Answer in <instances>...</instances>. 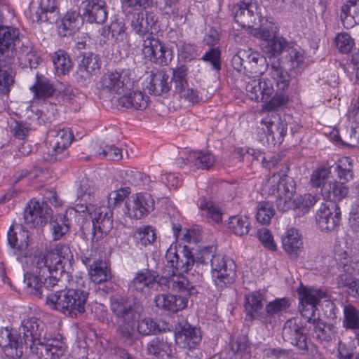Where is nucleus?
Masks as SVG:
<instances>
[{
	"mask_svg": "<svg viewBox=\"0 0 359 359\" xmlns=\"http://www.w3.org/2000/svg\"><path fill=\"white\" fill-rule=\"evenodd\" d=\"M287 61L290 67L294 71L300 72L306 67L305 57L300 48L289 47L287 49Z\"/></svg>",
	"mask_w": 359,
	"mask_h": 359,
	"instance_id": "nucleus-56",
	"label": "nucleus"
},
{
	"mask_svg": "<svg viewBox=\"0 0 359 359\" xmlns=\"http://www.w3.org/2000/svg\"><path fill=\"white\" fill-rule=\"evenodd\" d=\"M49 210L50 209L43 204H41L37 201L31 200L24 212L25 224L30 228L43 225L46 222V215L49 214Z\"/></svg>",
	"mask_w": 359,
	"mask_h": 359,
	"instance_id": "nucleus-25",
	"label": "nucleus"
},
{
	"mask_svg": "<svg viewBox=\"0 0 359 359\" xmlns=\"http://www.w3.org/2000/svg\"><path fill=\"white\" fill-rule=\"evenodd\" d=\"M93 153L100 158H105L111 161H119L122 158V151L114 145H109L103 142H95L91 144Z\"/></svg>",
	"mask_w": 359,
	"mask_h": 359,
	"instance_id": "nucleus-42",
	"label": "nucleus"
},
{
	"mask_svg": "<svg viewBox=\"0 0 359 359\" xmlns=\"http://www.w3.org/2000/svg\"><path fill=\"white\" fill-rule=\"evenodd\" d=\"M110 309L116 318L117 335L127 344H132L135 339L136 322L137 330L140 334H155L160 331L158 325L152 318H144L140 320L141 308L123 297L112 298Z\"/></svg>",
	"mask_w": 359,
	"mask_h": 359,
	"instance_id": "nucleus-1",
	"label": "nucleus"
},
{
	"mask_svg": "<svg viewBox=\"0 0 359 359\" xmlns=\"http://www.w3.org/2000/svg\"><path fill=\"white\" fill-rule=\"evenodd\" d=\"M250 219L244 215H235L229 218L228 227L236 236H244L248 233L250 229Z\"/></svg>",
	"mask_w": 359,
	"mask_h": 359,
	"instance_id": "nucleus-48",
	"label": "nucleus"
},
{
	"mask_svg": "<svg viewBox=\"0 0 359 359\" xmlns=\"http://www.w3.org/2000/svg\"><path fill=\"white\" fill-rule=\"evenodd\" d=\"M52 61L58 75L69 74L73 67V63L69 55L63 50H58L55 52L52 55Z\"/></svg>",
	"mask_w": 359,
	"mask_h": 359,
	"instance_id": "nucleus-45",
	"label": "nucleus"
},
{
	"mask_svg": "<svg viewBox=\"0 0 359 359\" xmlns=\"http://www.w3.org/2000/svg\"><path fill=\"white\" fill-rule=\"evenodd\" d=\"M7 236L8 244L14 250L16 255L23 256L25 260L32 257V255H28L31 241L30 233L27 230L20 229L19 232H15L13 229L11 227Z\"/></svg>",
	"mask_w": 359,
	"mask_h": 359,
	"instance_id": "nucleus-26",
	"label": "nucleus"
},
{
	"mask_svg": "<svg viewBox=\"0 0 359 359\" xmlns=\"http://www.w3.org/2000/svg\"><path fill=\"white\" fill-rule=\"evenodd\" d=\"M177 51L178 55L186 61H191L198 55L194 46L182 41L177 44Z\"/></svg>",
	"mask_w": 359,
	"mask_h": 359,
	"instance_id": "nucleus-64",
	"label": "nucleus"
},
{
	"mask_svg": "<svg viewBox=\"0 0 359 359\" xmlns=\"http://www.w3.org/2000/svg\"><path fill=\"white\" fill-rule=\"evenodd\" d=\"M257 6L252 0H244L233 6L235 21L242 27H252L256 20Z\"/></svg>",
	"mask_w": 359,
	"mask_h": 359,
	"instance_id": "nucleus-24",
	"label": "nucleus"
},
{
	"mask_svg": "<svg viewBox=\"0 0 359 359\" xmlns=\"http://www.w3.org/2000/svg\"><path fill=\"white\" fill-rule=\"evenodd\" d=\"M73 258L69 247L65 244H57L55 248L46 253L34 255L31 262L36 267L37 270H43V272L53 273L48 287H54L58 284L60 278L65 273V266L69 264Z\"/></svg>",
	"mask_w": 359,
	"mask_h": 359,
	"instance_id": "nucleus-3",
	"label": "nucleus"
},
{
	"mask_svg": "<svg viewBox=\"0 0 359 359\" xmlns=\"http://www.w3.org/2000/svg\"><path fill=\"white\" fill-rule=\"evenodd\" d=\"M33 90L35 96L39 99H46L53 95L54 89L51 84L48 82L38 81L31 88Z\"/></svg>",
	"mask_w": 359,
	"mask_h": 359,
	"instance_id": "nucleus-63",
	"label": "nucleus"
},
{
	"mask_svg": "<svg viewBox=\"0 0 359 359\" xmlns=\"http://www.w3.org/2000/svg\"><path fill=\"white\" fill-rule=\"evenodd\" d=\"M154 302L158 309L170 313H177L187 307L188 299L182 295L161 294L155 297Z\"/></svg>",
	"mask_w": 359,
	"mask_h": 359,
	"instance_id": "nucleus-31",
	"label": "nucleus"
},
{
	"mask_svg": "<svg viewBox=\"0 0 359 359\" xmlns=\"http://www.w3.org/2000/svg\"><path fill=\"white\" fill-rule=\"evenodd\" d=\"M334 42L338 50L342 53L351 52L355 44L351 36L346 32L338 34Z\"/></svg>",
	"mask_w": 359,
	"mask_h": 359,
	"instance_id": "nucleus-61",
	"label": "nucleus"
},
{
	"mask_svg": "<svg viewBox=\"0 0 359 359\" xmlns=\"http://www.w3.org/2000/svg\"><path fill=\"white\" fill-rule=\"evenodd\" d=\"M88 292L80 289H65L47 297L46 304L65 316L76 318L86 311Z\"/></svg>",
	"mask_w": 359,
	"mask_h": 359,
	"instance_id": "nucleus-5",
	"label": "nucleus"
},
{
	"mask_svg": "<svg viewBox=\"0 0 359 359\" xmlns=\"http://www.w3.org/2000/svg\"><path fill=\"white\" fill-rule=\"evenodd\" d=\"M187 74L188 68L186 65H180L172 69V77L171 81L174 84L175 93L188 84L187 80Z\"/></svg>",
	"mask_w": 359,
	"mask_h": 359,
	"instance_id": "nucleus-60",
	"label": "nucleus"
},
{
	"mask_svg": "<svg viewBox=\"0 0 359 359\" xmlns=\"http://www.w3.org/2000/svg\"><path fill=\"white\" fill-rule=\"evenodd\" d=\"M142 53L150 61L156 62V56L163 48V43L154 37H147L142 44Z\"/></svg>",
	"mask_w": 359,
	"mask_h": 359,
	"instance_id": "nucleus-54",
	"label": "nucleus"
},
{
	"mask_svg": "<svg viewBox=\"0 0 359 359\" xmlns=\"http://www.w3.org/2000/svg\"><path fill=\"white\" fill-rule=\"evenodd\" d=\"M341 19L346 28L359 22V0H347L341 7Z\"/></svg>",
	"mask_w": 359,
	"mask_h": 359,
	"instance_id": "nucleus-39",
	"label": "nucleus"
},
{
	"mask_svg": "<svg viewBox=\"0 0 359 359\" xmlns=\"http://www.w3.org/2000/svg\"><path fill=\"white\" fill-rule=\"evenodd\" d=\"M282 244L284 250L290 257L297 258L303 249L302 235L297 229L291 228L282 238Z\"/></svg>",
	"mask_w": 359,
	"mask_h": 359,
	"instance_id": "nucleus-34",
	"label": "nucleus"
},
{
	"mask_svg": "<svg viewBox=\"0 0 359 359\" xmlns=\"http://www.w3.org/2000/svg\"><path fill=\"white\" fill-rule=\"evenodd\" d=\"M73 135L68 129H52L47 133L46 161H60L67 154V147L72 143Z\"/></svg>",
	"mask_w": 359,
	"mask_h": 359,
	"instance_id": "nucleus-8",
	"label": "nucleus"
},
{
	"mask_svg": "<svg viewBox=\"0 0 359 359\" xmlns=\"http://www.w3.org/2000/svg\"><path fill=\"white\" fill-rule=\"evenodd\" d=\"M154 201L148 194H137L126 201V213L134 219H141L154 209Z\"/></svg>",
	"mask_w": 359,
	"mask_h": 359,
	"instance_id": "nucleus-17",
	"label": "nucleus"
},
{
	"mask_svg": "<svg viewBox=\"0 0 359 359\" xmlns=\"http://www.w3.org/2000/svg\"><path fill=\"white\" fill-rule=\"evenodd\" d=\"M170 350V347L168 343L160 337L152 339L147 345V354L158 358L168 355Z\"/></svg>",
	"mask_w": 359,
	"mask_h": 359,
	"instance_id": "nucleus-52",
	"label": "nucleus"
},
{
	"mask_svg": "<svg viewBox=\"0 0 359 359\" xmlns=\"http://www.w3.org/2000/svg\"><path fill=\"white\" fill-rule=\"evenodd\" d=\"M290 303L286 298L276 299L266 304L265 311L262 322L272 324L276 321V317L285 312L290 307Z\"/></svg>",
	"mask_w": 359,
	"mask_h": 359,
	"instance_id": "nucleus-37",
	"label": "nucleus"
},
{
	"mask_svg": "<svg viewBox=\"0 0 359 359\" xmlns=\"http://www.w3.org/2000/svg\"><path fill=\"white\" fill-rule=\"evenodd\" d=\"M246 90L252 100L264 102L262 111H273L285 105L288 100V95L285 91L274 93L273 83L269 79H252L246 85Z\"/></svg>",
	"mask_w": 359,
	"mask_h": 359,
	"instance_id": "nucleus-6",
	"label": "nucleus"
},
{
	"mask_svg": "<svg viewBox=\"0 0 359 359\" xmlns=\"http://www.w3.org/2000/svg\"><path fill=\"white\" fill-rule=\"evenodd\" d=\"M45 327L42 320L31 316L22 320L19 333L7 327L0 328V345L4 353L11 359L20 358L27 346L32 350V346H36L46 336Z\"/></svg>",
	"mask_w": 359,
	"mask_h": 359,
	"instance_id": "nucleus-2",
	"label": "nucleus"
},
{
	"mask_svg": "<svg viewBox=\"0 0 359 359\" xmlns=\"http://www.w3.org/2000/svg\"><path fill=\"white\" fill-rule=\"evenodd\" d=\"M23 38L20 37L18 29L13 27L0 26V58H13V51Z\"/></svg>",
	"mask_w": 359,
	"mask_h": 359,
	"instance_id": "nucleus-19",
	"label": "nucleus"
},
{
	"mask_svg": "<svg viewBox=\"0 0 359 359\" xmlns=\"http://www.w3.org/2000/svg\"><path fill=\"white\" fill-rule=\"evenodd\" d=\"M262 130L273 140L281 142L287 134V124L276 115H267L261 121Z\"/></svg>",
	"mask_w": 359,
	"mask_h": 359,
	"instance_id": "nucleus-27",
	"label": "nucleus"
},
{
	"mask_svg": "<svg viewBox=\"0 0 359 359\" xmlns=\"http://www.w3.org/2000/svg\"><path fill=\"white\" fill-rule=\"evenodd\" d=\"M231 351L235 359H242L250 353V346L248 338L245 335L237 337L231 341Z\"/></svg>",
	"mask_w": 359,
	"mask_h": 359,
	"instance_id": "nucleus-51",
	"label": "nucleus"
},
{
	"mask_svg": "<svg viewBox=\"0 0 359 359\" xmlns=\"http://www.w3.org/2000/svg\"><path fill=\"white\" fill-rule=\"evenodd\" d=\"M275 210L273 205L269 201L259 202L257 205V221L262 224H269L274 216Z\"/></svg>",
	"mask_w": 359,
	"mask_h": 359,
	"instance_id": "nucleus-57",
	"label": "nucleus"
},
{
	"mask_svg": "<svg viewBox=\"0 0 359 359\" xmlns=\"http://www.w3.org/2000/svg\"><path fill=\"white\" fill-rule=\"evenodd\" d=\"M186 161L187 163H190L197 168L209 170L216 162V158L209 151H191L187 154Z\"/></svg>",
	"mask_w": 359,
	"mask_h": 359,
	"instance_id": "nucleus-38",
	"label": "nucleus"
},
{
	"mask_svg": "<svg viewBox=\"0 0 359 359\" xmlns=\"http://www.w3.org/2000/svg\"><path fill=\"white\" fill-rule=\"evenodd\" d=\"M90 279L95 283H101L107 281L111 278L110 270L106 262L101 259H95L88 269Z\"/></svg>",
	"mask_w": 359,
	"mask_h": 359,
	"instance_id": "nucleus-43",
	"label": "nucleus"
},
{
	"mask_svg": "<svg viewBox=\"0 0 359 359\" xmlns=\"http://www.w3.org/2000/svg\"><path fill=\"white\" fill-rule=\"evenodd\" d=\"M50 230L53 240H60L69 230V219L62 215L53 217L50 221Z\"/></svg>",
	"mask_w": 359,
	"mask_h": 359,
	"instance_id": "nucleus-46",
	"label": "nucleus"
},
{
	"mask_svg": "<svg viewBox=\"0 0 359 359\" xmlns=\"http://www.w3.org/2000/svg\"><path fill=\"white\" fill-rule=\"evenodd\" d=\"M164 285L172 291L187 292L189 295L197 292L194 286L183 273H171L169 277L160 278V286Z\"/></svg>",
	"mask_w": 359,
	"mask_h": 359,
	"instance_id": "nucleus-28",
	"label": "nucleus"
},
{
	"mask_svg": "<svg viewBox=\"0 0 359 359\" xmlns=\"http://www.w3.org/2000/svg\"><path fill=\"white\" fill-rule=\"evenodd\" d=\"M13 55L9 63H14L15 57L16 62L22 68H35L39 63V57L35 48L26 39H23L20 45L15 48Z\"/></svg>",
	"mask_w": 359,
	"mask_h": 359,
	"instance_id": "nucleus-21",
	"label": "nucleus"
},
{
	"mask_svg": "<svg viewBox=\"0 0 359 359\" xmlns=\"http://www.w3.org/2000/svg\"><path fill=\"white\" fill-rule=\"evenodd\" d=\"M287 41L282 36H276L262 44L264 52L269 57H276L287 47Z\"/></svg>",
	"mask_w": 359,
	"mask_h": 359,
	"instance_id": "nucleus-53",
	"label": "nucleus"
},
{
	"mask_svg": "<svg viewBox=\"0 0 359 359\" xmlns=\"http://www.w3.org/2000/svg\"><path fill=\"white\" fill-rule=\"evenodd\" d=\"M57 8L55 0H41L36 11L32 14V20L36 22L50 20L48 14H52Z\"/></svg>",
	"mask_w": 359,
	"mask_h": 359,
	"instance_id": "nucleus-49",
	"label": "nucleus"
},
{
	"mask_svg": "<svg viewBox=\"0 0 359 359\" xmlns=\"http://www.w3.org/2000/svg\"><path fill=\"white\" fill-rule=\"evenodd\" d=\"M234 261L223 255H215L211 259V274L214 283L224 287L233 283L236 278Z\"/></svg>",
	"mask_w": 359,
	"mask_h": 359,
	"instance_id": "nucleus-9",
	"label": "nucleus"
},
{
	"mask_svg": "<svg viewBox=\"0 0 359 359\" xmlns=\"http://www.w3.org/2000/svg\"><path fill=\"white\" fill-rule=\"evenodd\" d=\"M134 238L137 243L146 246L151 244L156 239L154 229L151 226L140 227L134 233Z\"/></svg>",
	"mask_w": 359,
	"mask_h": 359,
	"instance_id": "nucleus-59",
	"label": "nucleus"
},
{
	"mask_svg": "<svg viewBox=\"0 0 359 359\" xmlns=\"http://www.w3.org/2000/svg\"><path fill=\"white\" fill-rule=\"evenodd\" d=\"M95 198V189L93 182L83 178L76 192L75 210L79 212H93V203Z\"/></svg>",
	"mask_w": 359,
	"mask_h": 359,
	"instance_id": "nucleus-18",
	"label": "nucleus"
},
{
	"mask_svg": "<svg viewBox=\"0 0 359 359\" xmlns=\"http://www.w3.org/2000/svg\"><path fill=\"white\" fill-rule=\"evenodd\" d=\"M337 172L339 178L344 182L352 180L353 177V160L350 157L340 158L337 162Z\"/></svg>",
	"mask_w": 359,
	"mask_h": 359,
	"instance_id": "nucleus-58",
	"label": "nucleus"
},
{
	"mask_svg": "<svg viewBox=\"0 0 359 359\" xmlns=\"http://www.w3.org/2000/svg\"><path fill=\"white\" fill-rule=\"evenodd\" d=\"M148 97L141 91H134L120 97L118 105L127 109L142 110L147 106Z\"/></svg>",
	"mask_w": 359,
	"mask_h": 359,
	"instance_id": "nucleus-40",
	"label": "nucleus"
},
{
	"mask_svg": "<svg viewBox=\"0 0 359 359\" xmlns=\"http://www.w3.org/2000/svg\"><path fill=\"white\" fill-rule=\"evenodd\" d=\"M330 170L329 168L321 166L318 168L313 171L311 177V183L313 187H320L323 186H327L325 181L328 178L330 174Z\"/></svg>",
	"mask_w": 359,
	"mask_h": 359,
	"instance_id": "nucleus-62",
	"label": "nucleus"
},
{
	"mask_svg": "<svg viewBox=\"0 0 359 359\" xmlns=\"http://www.w3.org/2000/svg\"><path fill=\"white\" fill-rule=\"evenodd\" d=\"M266 301L264 295L259 291L249 292L245 296L244 308L247 316L251 319L262 321L264 316L263 308Z\"/></svg>",
	"mask_w": 359,
	"mask_h": 359,
	"instance_id": "nucleus-30",
	"label": "nucleus"
},
{
	"mask_svg": "<svg viewBox=\"0 0 359 359\" xmlns=\"http://www.w3.org/2000/svg\"><path fill=\"white\" fill-rule=\"evenodd\" d=\"M198 207L202 216L210 218L215 222L222 220V213L217 205L212 201H207L202 198L200 200Z\"/></svg>",
	"mask_w": 359,
	"mask_h": 359,
	"instance_id": "nucleus-55",
	"label": "nucleus"
},
{
	"mask_svg": "<svg viewBox=\"0 0 359 359\" xmlns=\"http://www.w3.org/2000/svg\"><path fill=\"white\" fill-rule=\"evenodd\" d=\"M130 75L129 69L105 73L100 81L101 89L111 94L120 95L130 88Z\"/></svg>",
	"mask_w": 359,
	"mask_h": 359,
	"instance_id": "nucleus-14",
	"label": "nucleus"
},
{
	"mask_svg": "<svg viewBox=\"0 0 359 359\" xmlns=\"http://www.w3.org/2000/svg\"><path fill=\"white\" fill-rule=\"evenodd\" d=\"M130 193V189L128 187L111 191L107 196V207L100 206L95 208L93 212H91L93 243H97L102 239L112 229L111 209L119 205Z\"/></svg>",
	"mask_w": 359,
	"mask_h": 359,
	"instance_id": "nucleus-4",
	"label": "nucleus"
},
{
	"mask_svg": "<svg viewBox=\"0 0 359 359\" xmlns=\"http://www.w3.org/2000/svg\"><path fill=\"white\" fill-rule=\"evenodd\" d=\"M343 327L346 330L359 328V310L352 304H343Z\"/></svg>",
	"mask_w": 359,
	"mask_h": 359,
	"instance_id": "nucleus-47",
	"label": "nucleus"
},
{
	"mask_svg": "<svg viewBox=\"0 0 359 359\" xmlns=\"http://www.w3.org/2000/svg\"><path fill=\"white\" fill-rule=\"evenodd\" d=\"M159 286L160 279L157 280L154 273L147 269L137 272L129 283L131 291L145 294L156 290Z\"/></svg>",
	"mask_w": 359,
	"mask_h": 359,
	"instance_id": "nucleus-23",
	"label": "nucleus"
},
{
	"mask_svg": "<svg viewBox=\"0 0 359 359\" xmlns=\"http://www.w3.org/2000/svg\"><path fill=\"white\" fill-rule=\"evenodd\" d=\"M283 337L291 344L302 347L305 345V336L296 319L286 321L283 328Z\"/></svg>",
	"mask_w": 359,
	"mask_h": 359,
	"instance_id": "nucleus-36",
	"label": "nucleus"
},
{
	"mask_svg": "<svg viewBox=\"0 0 359 359\" xmlns=\"http://www.w3.org/2000/svg\"><path fill=\"white\" fill-rule=\"evenodd\" d=\"M299 311L304 320L317 316L316 306L321 299L327 297V293L320 289L303 287L299 290Z\"/></svg>",
	"mask_w": 359,
	"mask_h": 359,
	"instance_id": "nucleus-15",
	"label": "nucleus"
},
{
	"mask_svg": "<svg viewBox=\"0 0 359 359\" xmlns=\"http://www.w3.org/2000/svg\"><path fill=\"white\" fill-rule=\"evenodd\" d=\"M267 75L269 77L260 79H269L271 83L272 81L278 91H285L287 89L290 82V76L287 71L283 67L278 60L273 61L271 65L268 67Z\"/></svg>",
	"mask_w": 359,
	"mask_h": 359,
	"instance_id": "nucleus-29",
	"label": "nucleus"
},
{
	"mask_svg": "<svg viewBox=\"0 0 359 359\" xmlns=\"http://www.w3.org/2000/svg\"><path fill=\"white\" fill-rule=\"evenodd\" d=\"M81 10L90 23L102 24L108 18V6L104 0H84Z\"/></svg>",
	"mask_w": 359,
	"mask_h": 359,
	"instance_id": "nucleus-20",
	"label": "nucleus"
},
{
	"mask_svg": "<svg viewBox=\"0 0 359 359\" xmlns=\"http://www.w3.org/2000/svg\"><path fill=\"white\" fill-rule=\"evenodd\" d=\"M156 19L153 13L138 12L133 15L130 25L135 33L143 37L155 25Z\"/></svg>",
	"mask_w": 359,
	"mask_h": 359,
	"instance_id": "nucleus-35",
	"label": "nucleus"
},
{
	"mask_svg": "<svg viewBox=\"0 0 359 359\" xmlns=\"http://www.w3.org/2000/svg\"><path fill=\"white\" fill-rule=\"evenodd\" d=\"M305 329L308 334L316 338L321 342H328L336 336L337 328L332 324H326L320 320L319 317L314 316L305 320Z\"/></svg>",
	"mask_w": 359,
	"mask_h": 359,
	"instance_id": "nucleus-22",
	"label": "nucleus"
},
{
	"mask_svg": "<svg viewBox=\"0 0 359 359\" xmlns=\"http://www.w3.org/2000/svg\"><path fill=\"white\" fill-rule=\"evenodd\" d=\"M316 220L321 231L330 232L335 230L341 221L339 207L333 202L322 204L316 212Z\"/></svg>",
	"mask_w": 359,
	"mask_h": 359,
	"instance_id": "nucleus-16",
	"label": "nucleus"
},
{
	"mask_svg": "<svg viewBox=\"0 0 359 359\" xmlns=\"http://www.w3.org/2000/svg\"><path fill=\"white\" fill-rule=\"evenodd\" d=\"M322 194L325 196L330 202H339L345 198L348 194V188L344 183L337 181L330 182L327 186L321 189Z\"/></svg>",
	"mask_w": 359,
	"mask_h": 359,
	"instance_id": "nucleus-41",
	"label": "nucleus"
},
{
	"mask_svg": "<svg viewBox=\"0 0 359 359\" xmlns=\"http://www.w3.org/2000/svg\"><path fill=\"white\" fill-rule=\"evenodd\" d=\"M65 351L66 345L60 336H44L43 340L31 350L39 359H58Z\"/></svg>",
	"mask_w": 359,
	"mask_h": 359,
	"instance_id": "nucleus-13",
	"label": "nucleus"
},
{
	"mask_svg": "<svg viewBox=\"0 0 359 359\" xmlns=\"http://www.w3.org/2000/svg\"><path fill=\"white\" fill-rule=\"evenodd\" d=\"M165 259L166 268L170 269L169 273H187L195 262L192 252L186 246L179 252L176 245H170L165 253Z\"/></svg>",
	"mask_w": 359,
	"mask_h": 359,
	"instance_id": "nucleus-11",
	"label": "nucleus"
},
{
	"mask_svg": "<svg viewBox=\"0 0 359 359\" xmlns=\"http://www.w3.org/2000/svg\"><path fill=\"white\" fill-rule=\"evenodd\" d=\"M266 188L269 194H278L276 206L278 210L286 212L295 207V199L292 200L295 192V184L292 178L284 173H275L268 180Z\"/></svg>",
	"mask_w": 359,
	"mask_h": 359,
	"instance_id": "nucleus-7",
	"label": "nucleus"
},
{
	"mask_svg": "<svg viewBox=\"0 0 359 359\" xmlns=\"http://www.w3.org/2000/svg\"><path fill=\"white\" fill-rule=\"evenodd\" d=\"M150 94L160 95L170 88L169 76L163 70L151 72L144 85Z\"/></svg>",
	"mask_w": 359,
	"mask_h": 359,
	"instance_id": "nucleus-32",
	"label": "nucleus"
},
{
	"mask_svg": "<svg viewBox=\"0 0 359 359\" xmlns=\"http://www.w3.org/2000/svg\"><path fill=\"white\" fill-rule=\"evenodd\" d=\"M34 257H30L25 261V264L30 269L24 275L25 290L30 294L37 297H41L43 288L51 290L53 287H48L46 286L48 283L49 280L53 276V273L49 271L43 272V270L36 269V267L31 263Z\"/></svg>",
	"mask_w": 359,
	"mask_h": 359,
	"instance_id": "nucleus-10",
	"label": "nucleus"
},
{
	"mask_svg": "<svg viewBox=\"0 0 359 359\" xmlns=\"http://www.w3.org/2000/svg\"><path fill=\"white\" fill-rule=\"evenodd\" d=\"M337 283L350 296L359 297V279L348 274H341L337 278Z\"/></svg>",
	"mask_w": 359,
	"mask_h": 359,
	"instance_id": "nucleus-50",
	"label": "nucleus"
},
{
	"mask_svg": "<svg viewBox=\"0 0 359 359\" xmlns=\"http://www.w3.org/2000/svg\"><path fill=\"white\" fill-rule=\"evenodd\" d=\"M101 62L98 55L93 53H86L79 63L76 71V79L79 81L86 80L92 75L98 72Z\"/></svg>",
	"mask_w": 359,
	"mask_h": 359,
	"instance_id": "nucleus-33",
	"label": "nucleus"
},
{
	"mask_svg": "<svg viewBox=\"0 0 359 359\" xmlns=\"http://www.w3.org/2000/svg\"><path fill=\"white\" fill-rule=\"evenodd\" d=\"M81 25V16L76 11L67 12L59 26V34L62 36L76 32Z\"/></svg>",
	"mask_w": 359,
	"mask_h": 359,
	"instance_id": "nucleus-44",
	"label": "nucleus"
},
{
	"mask_svg": "<svg viewBox=\"0 0 359 359\" xmlns=\"http://www.w3.org/2000/svg\"><path fill=\"white\" fill-rule=\"evenodd\" d=\"M175 339L180 348L193 351L199 348L202 332L200 328L187 322H180L175 327Z\"/></svg>",
	"mask_w": 359,
	"mask_h": 359,
	"instance_id": "nucleus-12",
	"label": "nucleus"
}]
</instances>
